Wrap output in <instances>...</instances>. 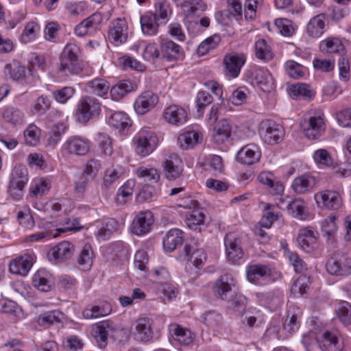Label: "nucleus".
I'll use <instances>...</instances> for the list:
<instances>
[{"mask_svg":"<svg viewBox=\"0 0 351 351\" xmlns=\"http://www.w3.org/2000/svg\"><path fill=\"white\" fill-rule=\"evenodd\" d=\"M304 135L308 139H316L323 135L326 130L324 113L311 110L300 122Z\"/></svg>","mask_w":351,"mask_h":351,"instance_id":"1","label":"nucleus"},{"mask_svg":"<svg viewBox=\"0 0 351 351\" xmlns=\"http://www.w3.org/2000/svg\"><path fill=\"white\" fill-rule=\"evenodd\" d=\"M134 141L136 152L141 156H147L152 153L158 143L156 134L149 128H141Z\"/></svg>","mask_w":351,"mask_h":351,"instance_id":"2","label":"nucleus"},{"mask_svg":"<svg viewBox=\"0 0 351 351\" xmlns=\"http://www.w3.org/2000/svg\"><path fill=\"white\" fill-rule=\"evenodd\" d=\"M28 181V172L25 166L16 165L10 177L8 193L14 199L19 200L24 194V188Z\"/></svg>","mask_w":351,"mask_h":351,"instance_id":"3","label":"nucleus"},{"mask_svg":"<svg viewBox=\"0 0 351 351\" xmlns=\"http://www.w3.org/2000/svg\"><path fill=\"white\" fill-rule=\"evenodd\" d=\"M101 112V104L97 99L85 96L77 103L75 117L82 123H86L90 119L97 117Z\"/></svg>","mask_w":351,"mask_h":351,"instance_id":"4","label":"nucleus"},{"mask_svg":"<svg viewBox=\"0 0 351 351\" xmlns=\"http://www.w3.org/2000/svg\"><path fill=\"white\" fill-rule=\"evenodd\" d=\"M258 132L264 142L269 145L278 143L285 135L283 127L270 119L261 122Z\"/></svg>","mask_w":351,"mask_h":351,"instance_id":"5","label":"nucleus"},{"mask_svg":"<svg viewBox=\"0 0 351 351\" xmlns=\"http://www.w3.org/2000/svg\"><path fill=\"white\" fill-rule=\"evenodd\" d=\"M326 269L329 274L337 277L351 275V256L341 254L330 258L326 264Z\"/></svg>","mask_w":351,"mask_h":351,"instance_id":"6","label":"nucleus"},{"mask_svg":"<svg viewBox=\"0 0 351 351\" xmlns=\"http://www.w3.org/2000/svg\"><path fill=\"white\" fill-rule=\"evenodd\" d=\"M122 330L108 320L99 322L92 327V335L96 339L100 348H104L107 344L108 337L116 338L117 334Z\"/></svg>","mask_w":351,"mask_h":351,"instance_id":"7","label":"nucleus"},{"mask_svg":"<svg viewBox=\"0 0 351 351\" xmlns=\"http://www.w3.org/2000/svg\"><path fill=\"white\" fill-rule=\"evenodd\" d=\"M247 280L255 285H262L271 280L272 271L271 268L262 264H253L246 269Z\"/></svg>","mask_w":351,"mask_h":351,"instance_id":"8","label":"nucleus"},{"mask_svg":"<svg viewBox=\"0 0 351 351\" xmlns=\"http://www.w3.org/2000/svg\"><path fill=\"white\" fill-rule=\"evenodd\" d=\"M128 36V23L124 19H117L113 21L108 28V38L115 45L126 42Z\"/></svg>","mask_w":351,"mask_h":351,"instance_id":"9","label":"nucleus"},{"mask_svg":"<svg viewBox=\"0 0 351 351\" xmlns=\"http://www.w3.org/2000/svg\"><path fill=\"white\" fill-rule=\"evenodd\" d=\"M245 62L246 56L243 53L230 52L228 53L223 58L226 75L231 78L237 77Z\"/></svg>","mask_w":351,"mask_h":351,"instance_id":"10","label":"nucleus"},{"mask_svg":"<svg viewBox=\"0 0 351 351\" xmlns=\"http://www.w3.org/2000/svg\"><path fill=\"white\" fill-rule=\"evenodd\" d=\"M5 72L14 81L25 84H32L34 81L32 69L21 65L16 61H13L12 63L7 64Z\"/></svg>","mask_w":351,"mask_h":351,"instance_id":"11","label":"nucleus"},{"mask_svg":"<svg viewBox=\"0 0 351 351\" xmlns=\"http://www.w3.org/2000/svg\"><path fill=\"white\" fill-rule=\"evenodd\" d=\"M184 207L192 209L186 215L188 227L194 230H200L199 226L204 223L206 217L204 210L199 207L197 202L191 199L185 202Z\"/></svg>","mask_w":351,"mask_h":351,"instance_id":"12","label":"nucleus"},{"mask_svg":"<svg viewBox=\"0 0 351 351\" xmlns=\"http://www.w3.org/2000/svg\"><path fill=\"white\" fill-rule=\"evenodd\" d=\"M224 245L227 258L232 262H236L243 256L241 241L234 233H228L224 238Z\"/></svg>","mask_w":351,"mask_h":351,"instance_id":"13","label":"nucleus"},{"mask_svg":"<svg viewBox=\"0 0 351 351\" xmlns=\"http://www.w3.org/2000/svg\"><path fill=\"white\" fill-rule=\"evenodd\" d=\"M158 102V97L151 90H147L139 95L134 104L135 112L143 115L155 108Z\"/></svg>","mask_w":351,"mask_h":351,"instance_id":"14","label":"nucleus"},{"mask_svg":"<svg viewBox=\"0 0 351 351\" xmlns=\"http://www.w3.org/2000/svg\"><path fill=\"white\" fill-rule=\"evenodd\" d=\"M314 199L319 206H323L329 210L340 208L342 204L339 193L335 191L325 190L317 193Z\"/></svg>","mask_w":351,"mask_h":351,"instance_id":"15","label":"nucleus"},{"mask_svg":"<svg viewBox=\"0 0 351 351\" xmlns=\"http://www.w3.org/2000/svg\"><path fill=\"white\" fill-rule=\"evenodd\" d=\"M153 321L146 317H138L132 326V332L134 337L142 341H147L152 338V328Z\"/></svg>","mask_w":351,"mask_h":351,"instance_id":"16","label":"nucleus"},{"mask_svg":"<svg viewBox=\"0 0 351 351\" xmlns=\"http://www.w3.org/2000/svg\"><path fill=\"white\" fill-rule=\"evenodd\" d=\"M252 83L264 92L274 88V81L271 73L263 68H254L251 71Z\"/></svg>","mask_w":351,"mask_h":351,"instance_id":"17","label":"nucleus"},{"mask_svg":"<svg viewBox=\"0 0 351 351\" xmlns=\"http://www.w3.org/2000/svg\"><path fill=\"white\" fill-rule=\"evenodd\" d=\"M89 149V141L77 136L69 137L62 145L63 151L76 156H84L88 152Z\"/></svg>","mask_w":351,"mask_h":351,"instance_id":"18","label":"nucleus"},{"mask_svg":"<svg viewBox=\"0 0 351 351\" xmlns=\"http://www.w3.org/2000/svg\"><path fill=\"white\" fill-rule=\"evenodd\" d=\"M278 206L281 209H285L294 217L303 219L306 216V203L301 199L290 200L289 197L280 198Z\"/></svg>","mask_w":351,"mask_h":351,"instance_id":"19","label":"nucleus"},{"mask_svg":"<svg viewBox=\"0 0 351 351\" xmlns=\"http://www.w3.org/2000/svg\"><path fill=\"white\" fill-rule=\"evenodd\" d=\"M261 152L257 145H247L241 148L237 154V160L245 165H252L259 161Z\"/></svg>","mask_w":351,"mask_h":351,"instance_id":"20","label":"nucleus"},{"mask_svg":"<svg viewBox=\"0 0 351 351\" xmlns=\"http://www.w3.org/2000/svg\"><path fill=\"white\" fill-rule=\"evenodd\" d=\"M163 117L169 124L181 125L188 121V113L180 106L171 105L164 110Z\"/></svg>","mask_w":351,"mask_h":351,"instance_id":"21","label":"nucleus"},{"mask_svg":"<svg viewBox=\"0 0 351 351\" xmlns=\"http://www.w3.org/2000/svg\"><path fill=\"white\" fill-rule=\"evenodd\" d=\"M154 223V217L150 211L141 212L136 216L132 224V231L136 235H143L149 232Z\"/></svg>","mask_w":351,"mask_h":351,"instance_id":"22","label":"nucleus"},{"mask_svg":"<svg viewBox=\"0 0 351 351\" xmlns=\"http://www.w3.org/2000/svg\"><path fill=\"white\" fill-rule=\"evenodd\" d=\"M317 343L321 351H340L342 344L335 331H325L318 338Z\"/></svg>","mask_w":351,"mask_h":351,"instance_id":"23","label":"nucleus"},{"mask_svg":"<svg viewBox=\"0 0 351 351\" xmlns=\"http://www.w3.org/2000/svg\"><path fill=\"white\" fill-rule=\"evenodd\" d=\"M165 176L169 180L179 178L182 173V162L176 154H169L163 162Z\"/></svg>","mask_w":351,"mask_h":351,"instance_id":"24","label":"nucleus"},{"mask_svg":"<svg viewBox=\"0 0 351 351\" xmlns=\"http://www.w3.org/2000/svg\"><path fill=\"white\" fill-rule=\"evenodd\" d=\"M169 332L175 341L182 346H189L195 340V335L191 330L177 324L169 326Z\"/></svg>","mask_w":351,"mask_h":351,"instance_id":"25","label":"nucleus"},{"mask_svg":"<svg viewBox=\"0 0 351 351\" xmlns=\"http://www.w3.org/2000/svg\"><path fill=\"white\" fill-rule=\"evenodd\" d=\"M326 17L323 13L313 16L306 25V33L312 38H320L326 32Z\"/></svg>","mask_w":351,"mask_h":351,"instance_id":"26","label":"nucleus"},{"mask_svg":"<svg viewBox=\"0 0 351 351\" xmlns=\"http://www.w3.org/2000/svg\"><path fill=\"white\" fill-rule=\"evenodd\" d=\"M184 252L187 261L197 268L199 267L206 259L204 250L199 247L197 243L195 241H191L190 243L185 245Z\"/></svg>","mask_w":351,"mask_h":351,"instance_id":"27","label":"nucleus"},{"mask_svg":"<svg viewBox=\"0 0 351 351\" xmlns=\"http://www.w3.org/2000/svg\"><path fill=\"white\" fill-rule=\"evenodd\" d=\"M34 262V256L30 254H24L13 260L10 263V271L21 276H26Z\"/></svg>","mask_w":351,"mask_h":351,"instance_id":"28","label":"nucleus"},{"mask_svg":"<svg viewBox=\"0 0 351 351\" xmlns=\"http://www.w3.org/2000/svg\"><path fill=\"white\" fill-rule=\"evenodd\" d=\"M160 54L168 61L182 59L184 51L182 47L170 40H163L160 43Z\"/></svg>","mask_w":351,"mask_h":351,"instance_id":"29","label":"nucleus"},{"mask_svg":"<svg viewBox=\"0 0 351 351\" xmlns=\"http://www.w3.org/2000/svg\"><path fill=\"white\" fill-rule=\"evenodd\" d=\"M315 184L316 180L314 176L303 174L293 180L291 188L298 194H305L312 191Z\"/></svg>","mask_w":351,"mask_h":351,"instance_id":"30","label":"nucleus"},{"mask_svg":"<svg viewBox=\"0 0 351 351\" xmlns=\"http://www.w3.org/2000/svg\"><path fill=\"white\" fill-rule=\"evenodd\" d=\"M339 217L338 213H333L322 221L321 232L328 239L335 238L339 229Z\"/></svg>","mask_w":351,"mask_h":351,"instance_id":"31","label":"nucleus"},{"mask_svg":"<svg viewBox=\"0 0 351 351\" xmlns=\"http://www.w3.org/2000/svg\"><path fill=\"white\" fill-rule=\"evenodd\" d=\"M32 284L39 291L48 292L53 287L51 275L44 269H39L32 277Z\"/></svg>","mask_w":351,"mask_h":351,"instance_id":"32","label":"nucleus"},{"mask_svg":"<svg viewBox=\"0 0 351 351\" xmlns=\"http://www.w3.org/2000/svg\"><path fill=\"white\" fill-rule=\"evenodd\" d=\"M75 251L74 245L69 241H62L52 247L49 253V256L54 260L64 261L70 258Z\"/></svg>","mask_w":351,"mask_h":351,"instance_id":"33","label":"nucleus"},{"mask_svg":"<svg viewBox=\"0 0 351 351\" xmlns=\"http://www.w3.org/2000/svg\"><path fill=\"white\" fill-rule=\"evenodd\" d=\"M108 125L115 129L123 130L131 125V121L128 115L121 111L112 112L107 108Z\"/></svg>","mask_w":351,"mask_h":351,"instance_id":"34","label":"nucleus"},{"mask_svg":"<svg viewBox=\"0 0 351 351\" xmlns=\"http://www.w3.org/2000/svg\"><path fill=\"white\" fill-rule=\"evenodd\" d=\"M311 227L300 229L297 241L300 246L306 252H310L315 245L316 234Z\"/></svg>","mask_w":351,"mask_h":351,"instance_id":"35","label":"nucleus"},{"mask_svg":"<svg viewBox=\"0 0 351 351\" xmlns=\"http://www.w3.org/2000/svg\"><path fill=\"white\" fill-rule=\"evenodd\" d=\"M234 286V279L232 276L224 274L215 282L213 291L220 298L225 300L227 298V293L232 290Z\"/></svg>","mask_w":351,"mask_h":351,"instance_id":"36","label":"nucleus"},{"mask_svg":"<svg viewBox=\"0 0 351 351\" xmlns=\"http://www.w3.org/2000/svg\"><path fill=\"white\" fill-rule=\"evenodd\" d=\"M232 127L227 119H221L214 128L213 138L215 143L221 144L231 136Z\"/></svg>","mask_w":351,"mask_h":351,"instance_id":"37","label":"nucleus"},{"mask_svg":"<svg viewBox=\"0 0 351 351\" xmlns=\"http://www.w3.org/2000/svg\"><path fill=\"white\" fill-rule=\"evenodd\" d=\"M202 140V135L197 131H186L178 136V142L184 149H189L194 147Z\"/></svg>","mask_w":351,"mask_h":351,"instance_id":"38","label":"nucleus"},{"mask_svg":"<svg viewBox=\"0 0 351 351\" xmlns=\"http://www.w3.org/2000/svg\"><path fill=\"white\" fill-rule=\"evenodd\" d=\"M322 52L328 53H338L344 50L342 41L337 37H328L319 43Z\"/></svg>","mask_w":351,"mask_h":351,"instance_id":"39","label":"nucleus"},{"mask_svg":"<svg viewBox=\"0 0 351 351\" xmlns=\"http://www.w3.org/2000/svg\"><path fill=\"white\" fill-rule=\"evenodd\" d=\"M183 241L182 233L178 229L170 230L163 238V246L166 251L172 252Z\"/></svg>","mask_w":351,"mask_h":351,"instance_id":"40","label":"nucleus"},{"mask_svg":"<svg viewBox=\"0 0 351 351\" xmlns=\"http://www.w3.org/2000/svg\"><path fill=\"white\" fill-rule=\"evenodd\" d=\"M2 116L3 119L8 123L14 125H21L24 122V114L18 108L14 106H6L3 109Z\"/></svg>","mask_w":351,"mask_h":351,"instance_id":"41","label":"nucleus"},{"mask_svg":"<svg viewBox=\"0 0 351 351\" xmlns=\"http://www.w3.org/2000/svg\"><path fill=\"white\" fill-rule=\"evenodd\" d=\"M133 90L134 86L131 82L128 80L121 81L111 88L110 90V97L112 100L118 101Z\"/></svg>","mask_w":351,"mask_h":351,"instance_id":"42","label":"nucleus"},{"mask_svg":"<svg viewBox=\"0 0 351 351\" xmlns=\"http://www.w3.org/2000/svg\"><path fill=\"white\" fill-rule=\"evenodd\" d=\"M142 32L147 36H154L158 33V24L156 15L145 14L141 17Z\"/></svg>","mask_w":351,"mask_h":351,"instance_id":"43","label":"nucleus"},{"mask_svg":"<svg viewBox=\"0 0 351 351\" xmlns=\"http://www.w3.org/2000/svg\"><path fill=\"white\" fill-rule=\"evenodd\" d=\"M85 87L87 92L99 97L106 95L109 90L108 83L100 78H95L86 82Z\"/></svg>","mask_w":351,"mask_h":351,"instance_id":"44","label":"nucleus"},{"mask_svg":"<svg viewBox=\"0 0 351 351\" xmlns=\"http://www.w3.org/2000/svg\"><path fill=\"white\" fill-rule=\"evenodd\" d=\"M257 296L258 298L261 297V300L264 301L265 305L271 311L277 309L282 304L283 301V294L279 291L269 292L265 294L258 293Z\"/></svg>","mask_w":351,"mask_h":351,"instance_id":"45","label":"nucleus"},{"mask_svg":"<svg viewBox=\"0 0 351 351\" xmlns=\"http://www.w3.org/2000/svg\"><path fill=\"white\" fill-rule=\"evenodd\" d=\"M93 252L90 244H85L77 256V263L82 270H88L93 265Z\"/></svg>","mask_w":351,"mask_h":351,"instance_id":"46","label":"nucleus"},{"mask_svg":"<svg viewBox=\"0 0 351 351\" xmlns=\"http://www.w3.org/2000/svg\"><path fill=\"white\" fill-rule=\"evenodd\" d=\"M136 176L145 182L156 183L159 181L160 174L159 171L152 166H142L138 167L136 171Z\"/></svg>","mask_w":351,"mask_h":351,"instance_id":"47","label":"nucleus"},{"mask_svg":"<svg viewBox=\"0 0 351 351\" xmlns=\"http://www.w3.org/2000/svg\"><path fill=\"white\" fill-rule=\"evenodd\" d=\"M204 323L209 328L219 330L223 324V317L215 311H208L202 315Z\"/></svg>","mask_w":351,"mask_h":351,"instance_id":"48","label":"nucleus"},{"mask_svg":"<svg viewBox=\"0 0 351 351\" xmlns=\"http://www.w3.org/2000/svg\"><path fill=\"white\" fill-rule=\"evenodd\" d=\"M274 24L280 34L285 37L293 36L298 29V26L295 23L285 18L276 19Z\"/></svg>","mask_w":351,"mask_h":351,"instance_id":"49","label":"nucleus"},{"mask_svg":"<svg viewBox=\"0 0 351 351\" xmlns=\"http://www.w3.org/2000/svg\"><path fill=\"white\" fill-rule=\"evenodd\" d=\"M63 317L59 311H51L40 315L37 318L38 325L48 327L55 323L60 322Z\"/></svg>","mask_w":351,"mask_h":351,"instance_id":"50","label":"nucleus"},{"mask_svg":"<svg viewBox=\"0 0 351 351\" xmlns=\"http://www.w3.org/2000/svg\"><path fill=\"white\" fill-rule=\"evenodd\" d=\"M82 70L80 62L60 58L58 71L64 75L78 74Z\"/></svg>","mask_w":351,"mask_h":351,"instance_id":"51","label":"nucleus"},{"mask_svg":"<svg viewBox=\"0 0 351 351\" xmlns=\"http://www.w3.org/2000/svg\"><path fill=\"white\" fill-rule=\"evenodd\" d=\"M246 306V299L241 294H234L228 300V308L238 314L242 315Z\"/></svg>","mask_w":351,"mask_h":351,"instance_id":"52","label":"nucleus"},{"mask_svg":"<svg viewBox=\"0 0 351 351\" xmlns=\"http://www.w3.org/2000/svg\"><path fill=\"white\" fill-rule=\"evenodd\" d=\"M289 96L293 99L299 97H312L314 95L313 91L309 86L305 84H295L290 86L288 88Z\"/></svg>","mask_w":351,"mask_h":351,"instance_id":"53","label":"nucleus"},{"mask_svg":"<svg viewBox=\"0 0 351 351\" xmlns=\"http://www.w3.org/2000/svg\"><path fill=\"white\" fill-rule=\"evenodd\" d=\"M134 186V182L128 180L119 189L116 196V202L118 204H125L131 199Z\"/></svg>","mask_w":351,"mask_h":351,"instance_id":"54","label":"nucleus"},{"mask_svg":"<svg viewBox=\"0 0 351 351\" xmlns=\"http://www.w3.org/2000/svg\"><path fill=\"white\" fill-rule=\"evenodd\" d=\"M220 41L221 37L219 35H213L212 36L205 39L199 45L197 49V53L199 56H204L210 50L215 49Z\"/></svg>","mask_w":351,"mask_h":351,"instance_id":"55","label":"nucleus"},{"mask_svg":"<svg viewBox=\"0 0 351 351\" xmlns=\"http://www.w3.org/2000/svg\"><path fill=\"white\" fill-rule=\"evenodd\" d=\"M310 284V277L302 275L295 281L291 288V291L295 296H302L306 293Z\"/></svg>","mask_w":351,"mask_h":351,"instance_id":"56","label":"nucleus"},{"mask_svg":"<svg viewBox=\"0 0 351 351\" xmlns=\"http://www.w3.org/2000/svg\"><path fill=\"white\" fill-rule=\"evenodd\" d=\"M123 173V169L120 165L112 166L107 169L104 176V184L106 188L110 186Z\"/></svg>","mask_w":351,"mask_h":351,"instance_id":"57","label":"nucleus"},{"mask_svg":"<svg viewBox=\"0 0 351 351\" xmlns=\"http://www.w3.org/2000/svg\"><path fill=\"white\" fill-rule=\"evenodd\" d=\"M256 56L258 59L269 61L273 58V53L265 40L259 39L255 43Z\"/></svg>","mask_w":351,"mask_h":351,"instance_id":"58","label":"nucleus"},{"mask_svg":"<svg viewBox=\"0 0 351 351\" xmlns=\"http://www.w3.org/2000/svg\"><path fill=\"white\" fill-rule=\"evenodd\" d=\"M40 31V26L34 22L28 23L21 36V40L24 43H28L34 40Z\"/></svg>","mask_w":351,"mask_h":351,"instance_id":"59","label":"nucleus"},{"mask_svg":"<svg viewBox=\"0 0 351 351\" xmlns=\"http://www.w3.org/2000/svg\"><path fill=\"white\" fill-rule=\"evenodd\" d=\"M75 93V90L71 86H64L52 93L54 99L60 104H66Z\"/></svg>","mask_w":351,"mask_h":351,"instance_id":"60","label":"nucleus"},{"mask_svg":"<svg viewBox=\"0 0 351 351\" xmlns=\"http://www.w3.org/2000/svg\"><path fill=\"white\" fill-rule=\"evenodd\" d=\"M40 130L35 125H29L24 131L25 143L29 145L35 146L40 141Z\"/></svg>","mask_w":351,"mask_h":351,"instance_id":"61","label":"nucleus"},{"mask_svg":"<svg viewBox=\"0 0 351 351\" xmlns=\"http://www.w3.org/2000/svg\"><path fill=\"white\" fill-rule=\"evenodd\" d=\"M337 66L340 80L348 82L350 79V66L348 58L341 56L338 60Z\"/></svg>","mask_w":351,"mask_h":351,"instance_id":"62","label":"nucleus"},{"mask_svg":"<svg viewBox=\"0 0 351 351\" xmlns=\"http://www.w3.org/2000/svg\"><path fill=\"white\" fill-rule=\"evenodd\" d=\"M337 315L340 321L346 324L351 323V304L347 302H341L336 309Z\"/></svg>","mask_w":351,"mask_h":351,"instance_id":"63","label":"nucleus"},{"mask_svg":"<svg viewBox=\"0 0 351 351\" xmlns=\"http://www.w3.org/2000/svg\"><path fill=\"white\" fill-rule=\"evenodd\" d=\"M286 73L292 78L298 79L304 74V67L293 60H288L285 64Z\"/></svg>","mask_w":351,"mask_h":351,"instance_id":"64","label":"nucleus"}]
</instances>
